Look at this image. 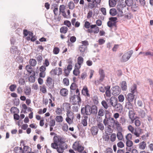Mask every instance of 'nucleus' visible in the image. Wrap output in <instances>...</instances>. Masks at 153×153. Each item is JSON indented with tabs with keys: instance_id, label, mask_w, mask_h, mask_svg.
Masks as SVG:
<instances>
[{
	"instance_id": "1",
	"label": "nucleus",
	"mask_w": 153,
	"mask_h": 153,
	"mask_svg": "<svg viewBox=\"0 0 153 153\" xmlns=\"http://www.w3.org/2000/svg\"><path fill=\"white\" fill-rule=\"evenodd\" d=\"M109 21L107 23L108 26L111 28L112 27H115L114 29L116 30L117 27L116 23L117 22V17H111L109 18Z\"/></svg>"
},
{
	"instance_id": "2",
	"label": "nucleus",
	"mask_w": 153,
	"mask_h": 153,
	"mask_svg": "<svg viewBox=\"0 0 153 153\" xmlns=\"http://www.w3.org/2000/svg\"><path fill=\"white\" fill-rule=\"evenodd\" d=\"M90 106L88 104L85 105V107L82 108L81 109V114L82 115H90L89 111L90 110Z\"/></svg>"
},
{
	"instance_id": "3",
	"label": "nucleus",
	"mask_w": 153,
	"mask_h": 153,
	"mask_svg": "<svg viewBox=\"0 0 153 153\" xmlns=\"http://www.w3.org/2000/svg\"><path fill=\"white\" fill-rule=\"evenodd\" d=\"M75 90H70V97L69 98L70 101L72 102L73 105H76L77 104L76 101L74 100L76 95L74 94Z\"/></svg>"
},
{
	"instance_id": "4",
	"label": "nucleus",
	"mask_w": 153,
	"mask_h": 153,
	"mask_svg": "<svg viewBox=\"0 0 153 153\" xmlns=\"http://www.w3.org/2000/svg\"><path fill=\"white\" fill-rule=\"evenodd\" d=\"M112 94L115 96H117L119 94L121 91V89L120 87L116 85L112 88Z\"/></svg>"
},
{
	"instance_id": "5",
	"label": "nucleus",
	"mask_w": 153,
	"mask_h": 153,
	"mask_svg": "<svg viewBox=\"0 0 153 153\" xmlns=\"http://www.w3.org/2000/svg\"><path fill=\"white\" fill-rule=\"evenodd\" d=\"M73 148L75 151H77L79 152H81L84 150V148L79 143L76 145L74 144L72 146Z\"/></svg>"
},
{
	"instance_id": "6",
	"label": "nucleus",
	"mask_w": 153,
	"mask_h": 153,
	"mask_svg": "<svg viewBox=\"0 0 153 153\" xmlns=\"http://www.w3.org/2000/svg\"><path fill=\"white\" fill-rule=\"evenodd\" d=\"M108 125L109 127H112L114 128L115 125V121L113 118L108 117L107 119Z\"/></svg>"
},
{
	"instance_id": "7",
	"label": "nucleus",
	"mask_w": 153,
	"mask_h": 153,
	"mask_svg": "<svg viewBox=\"0 0 153 153\" xmlns=\"http://www.w3.org/2000/svg\"><path fill=\"white\" fill-rule=\"evenodd\" d=\"M46 85L48 86L49 89H52L54 87V83H52V79L51 77H48L46 80Z\"/></svg>"
},
{
	"instance_id": "8",
	"label": "nucleus",
	"mask_w": 153,
	"mask_h": 153,
	"mask_svg": "<svg viewBox=\"0 0 153 153\" xmlns=\"http://www.w3.org/2000/svg\"><path fill=\"white\" fill-rule=\"evenodd\" d=\"M90 110L89 111V114L90 115L92 114H97V106L95 105H92L91 107L90 106Z\"/></svg>"
},
{
	"instance_id": "9",
	"label": "nucleus",
	"mask_w": 153,
	"mask_h": 153,
	"mask_svg": "<svg viewBox=\"0 0 153 153\" xmlns=\"http://www.w3.org/2000/svg\"><path fill=\"white\" fill-rule=\"evenodd\" d=\"M99 73L100 75V79L99 80H97L98 82H102L105 77V74L103 70L100 69Z\"/></svg>"
},
{
	"instance_id": "10",
	"label": "nucleus",
	"mask_w": 153,
	"mask_h": 153,
	"mask_svg": "<svg viewBox=\"0 0 153 153\" xmlns=\"http://www.w3.org/2000/svg\"><path fill=\"white\" fill-rule=\"evenodd\" d=\"M65 108L66 111L71 109V106L70 104L67 102L64 103L62 104V108L63 111H65Z\"/></svg>"
},
{
	"instance_id": "11",
	"label": "nucleus",
	"mask_w": 153,
	"mask_h": 153,
	"mask_svg": "<svg viewBox=\"0 0 153 153\" xmlns=\"http://www.w3.org/2000/svg\"><path fill=\"white\" fill-rule=\"evenodd\" d=\"M117 109V111L118 112H121L123 110V107L120 103H116L113 106Z\"/></svg>"
},
{
	"instance_id": "12",
	"label": "nucleus",
	"mask_w": 153,
	"mask_h": 153,
	"mask_svg": "<svg viewBox=\"0 0 153 153\" xmlns=\"http://www.w3.org/2000/svg\"><path fill=\"white\" fill-rule=\"evenodd\" d=\"M59 146L57 149L56 150L58 153H63L64 150L66 149L68 147V146L67 144H65V147H62L61 145H59Z\"/></svg>"
},
{
	"instance_id": "13",
	"label": "nucleus",
	"mask_w": 153,
	"mask_h": 153,
	"mask_svg": "<svg viewBox=\"0 0 153 153\" xmlns=\"http://www.w3.org/2000/svg\"><path fill=\"white\" fill-rule=\"evenodd\" d=\"M87 47L84 45H80L79 47V50L82 53V54L80 55L82 56H84L85 54L84 53L85 52L86 50Z\"/></svg>"
},
{
	"instance_id": "14",
	"label": "nucleus",
	"mask_w": 153,
	"mask_h": 153,
	"mask_svg": "<svg viewBox=\"0 0 153 153\" xmlns=\"http://www.w3.org/2000/svg\"><path fill=\"white\" fill-rule=\"evenodd\" d=\"M109 102L111 106H113L115 103L118 102L117 99L114 97H112L110 99Z\"/></svg>"
},
{
	"instance_id": "15",
	"label": "nucleus",
	"mask_w": 153,
	"mask_h": 153,
	"mask_svg": "<svg viewBox=\"0 0 153 153\" xmlns=\"http://www.w3.org/2000/svg\"><path fill=\"white\" fill-rule=\"evenodd\" d=\"M91 132L93 135H96L98 131V127L97 126H93L91 129Z\"/></svg>"
},
{
	"instance_id": "16",
	"label": "nucleus",
	"mask_w": 153,
	"mask_h": 153,
	"mask_svg": "<svg viewBox=\"0 0 153 153\" xmlns=\"http://www.w3.org/2000/svg\"><path fill=\"white\" fill-rule=\"evenodd\" d=\"M134 96L135 95H134L133 94L131 93L128 94L127 96L126 97V98L127 99V101L132 102L134 99Z\"/></svg>"
},
{
	"instance_id": "17",
	"label": "nucleus",
	"mask_w": 153,
	"mask_h": 153,
	"mask_svg": "<svg viewBox=\"0 0 153 153\" xmlns=\"http://www.w3.org/2000/svg\"><path fill=\"white\" fill-rule=\"evenodd\" d=\"M128 115L129 118L131 120H133L135 115V113L134 109L130 110L129 111Z\"/></svg>"
},
{
	"instance_id": "18",
	"label": "nucleus",
	"mask_w": 153,
	"mask_h": 153,
	"mask_svg": "<svg viewBox=\"0 0 153 153\" xmlns=\"http://www.w3.org/2000/svg\"><path fill=\"white\" fill-rule=\"evenodd\" d=\"M82 94L84 95L87 96V97H89L90 95L88 93V90L87 87L85 88L84 87L82 90Z\"/></svg>"
},
{
	"instance_id": "19",
	"label": "nucleus",
	"mask_w": 153,
	"mask_h": 153,
	"mask_svg": "<svg viewBox=\"0 0 153 153\" xmlns=\"http://www.w3.org/2000/svg\"><path fill=\"white\" fill-rule=\"evenodd\" d=\"M131 102L126 101L125 106L128 109H133V104L131 103Z\"/></svg>"
},
{
	"instance_id": "20",
	"label": "nucleus",
	"mask_w": 153,
	"mask_h": 153,
	"mask_svg": "<svg viewBox=\"0 0 153 153\" xmlns=\"http://www.w3.org/2000/svg\"><path fill=\"white\" fill-rule=\"evenodd\" d=\"M68 91L66 88H62L60 91V94L64 97H65L68 94Z\"/></svg>"
},
{
	"instance_id": "21",
	"label": "nucleus",
	"mask_w": 153,
	"mask_h": 153,
	"mask_svg": "<svg viewBox=\"0 0 153 153\" xmlns=\"http://www.w3.org/2000/svg\"><path fill=\"white\" fill-rule=\"evenodd\" d=\"M121 88L123 91H126L127 89V83L126 81H123L121 83Z\"/></svg>"
},
{
	"instance_id": "22",
	"label": "nucleus",
	"mask_w": 153,
	"mask_h": 153,
	"mask_svg": "<svg viewBox=\"0 0 153 153\" xmlns=\"http://www.w3.org/2000/svg\"><path fill=\"white\" fill-rule=\"evenodd\" d=\"M130 92L131 94H134L137 92V85L136 84H134L130 89Z\"/></svg>"
},
{
	"instance_id": "23",
	"label": "nucleus",
	"mask_w": 153,
	"mask_h": 153,
	"mask_svg": "<svg viewBox=\"0 0 153 153\" xmlns=\"http://www.w3.org/2000/svg\"><path fill=\"white\" fill-rule=\"evenodd\" d=\"M24 93L26 95H29L31 93V89L30 87L28 86H25V89L24 90Z\"/></svg>"
},
{
	"instance_id": "24",
	"label": "nucleus",
	"mask_w": 153,
	"mask_h": 153,
	"mask_svg": "<svg viewBox=\"0 0 153 153\" xmlns=\"http://www.w3.org/2000/svg\"><path fill=\"white\" fill-rule=\"evenodd\" d=\"M116 0H109V5L110 7H114L116 4Z\"/></svg>"
},
{
	"instance_id": "25",
	"label": "nucleus",
	"mask_w": 153,
	"mask_h": 153,
	"mask_svg": "<svg viewBox=\"0 0 153 153\" xmlns=\"http://www.w3.org/2000/svg\"><path fill=\"white\" fill-rule=\"evenodd\" d=\"M115 125L116 126V128L118 131H122V128L121 126V124L119 123L118 121H116L115 123Z\"/></svg>"
},
{
	"instance_id": "26",
	"label": "nucleus",
	"mask_w": 153,
	"mask_h": 153,
	"mask_svg": "<svg viewBox=\"0 0 153 153\" xmlns=\"http://www.w3.org/2000/svg\"><path fill=\"white\" fill-rule=\"evenodd\" d=\"M109 13L112 16H115L117 13L116 9L115 8H111L110 9L109 11Z\"/></svg>"
},
{
	"instance_id": "27",
	"label": "nucleus",
	"mask_w": 153,
	"mask_h": 153,
	"mask_svg": "<svg viewBox=\"0 0 153 153\" xmlns=\"http://www.w3.org/2000/svg\"><path fill=\"white\" fill-rule=\"evenodd\" d=\"M68 30V28L65 26H62L60 29V32L61 33H65Z\"/></svg>"
},
{
	"instance_id": "28",
	"label": "nucleus",
	"mask_w": 153,
	"mask_h": 153,
	"mask_svg": "<svg viewBox=\"0 0 153 153\" xmlns=\"http://www.w3.org/2000/svg\"><path fill=\"white\" fill-rule=\"evenodd\" d=\"M97 26V25H90V27L91 28L88 29L87 30V31L89 33H93V29H94V28H95Z\"/></svg>"
},
{
	"instance_id": "29",
	"label": "nucleus",
	"mask_w": 153,
	"mask_h": 153,
	"mask_svg": "<svg viewBox=\"0 0 153 153\" xmlns=\"http://www.w3.org/2000/svg\"><path fill=\"white\" fill-rule=\"evenodd\" d=\"M10 111L11 113L13 112L14 113H19V109L16 107H13L11 108Z\"/></svg>"
},
{
	"instance_id": "30",
	"label": "nucleus",
	"mask_w": 153,
	"mask_h": 153,
	"mask_svg": "<svg viewBox=\"0 0 153 153\" xmlns=\"http://www.w3.org/2000/svg\"><path fill=\"white\" fill-rule=\"evenodd\" d=\"M122 131H118L117 134V137L118 139L119 140H122L123 137L121 132Z\"/></svg>"
},
{
	"instance_id": "31",
	"label": "nucleus",
	"mask_w": 153,
	"mask_h": 153,
	"mask_svg": "<svg viewBox=\"0 0 153 153\" xmlns=\"http://www.w3.org/2000/svg\"><path fill=\"white\" fill-rule=\"evenodd\" d=\"M122 8L121 7V4H118L117 5V10L120 13L121 16H122L123 15V12L122 11Z\"/></svg>"
},
{
	"instance_id": "32",
	"label": "nucleus",
	"mask_w": 153,
	"mask_h": 153,
	"mask_svg": "<svg viewBox=\"0 0 153 153\" xmlns=\"http://www.w3.org/2000/svg\"><path fill=\"white\" fill-rule=\"evenodd\" d=\"M30 64L31 66H35L36 64V61L34 59H30L29 61Z\"/></svg>"
},
{
	"instance_id": "33",
	"label": "nucleus",
	"mask_w": 153,
	"mask_h": 153,
	"mask_svg": "<svg viewBox=\"0 0 153 153\" xmlns=\"http://www.w3.org/2000/svg\"><path fill=\"white\" fill-rule=\"evenodd\" d=\"M68 6L69 9L71 10H73L75 7V4L72 1L69 2L68 4Z\"/></svg>"
},
{
	"instance_id": "34",
	"label": "nucleus",
	"mask_w": 153,
	"mask_h": 153,
	"mask_svg": "<svg viewBox=\"0 0 153 153\" xmlns=\"http://www.w3.org/2000/svg\"><path fill=\"white\" fill-rule=\"evenodd\" d=\"M128 54L126 53L124 54L122 56L123 61V62H126L128 61L130 58L128 56Z\"/></svg>"
},
{
	"instance_id": "35",
	"label": "nucleus",
	"mask_w": 153,
	"mask_h": 153,
	"mask_svg": "<svg viewBox=\"0 0 153 153\" xmlns=\"http://www.w3.org/2000/svg\"><path fill=\"white\" fill-rule=\"evenodd\" d=\"M55 120L57 122H62L63 120V118L61 116H57L56 117Z\"/></svg>"
},
{
	"instance_id": "36",
	"label": "nucleus",
	"mask_w": 153,
	"mask_h": 153,
	"mask_svg": "<svg viewBox=\"0 0 153 153\" xmlns=\"http://www.w3.org/2000/svg\"><path fill=\"white\" fill-rule=\"evenodd\" d=\"M139 148L142 149H144L146 146V143L144 141H143L139 144Z\"/></svg>"
},
{
	"instance_id": "37",
	"label": "nucleus",
	"mask_w": 153,
	"mask_h": 153,
	"mask_svg": "<svg viewBox=\"0 0 153 153\" xmlns=\"http://www.w3.org/2000/svg\"><path fill=\"white\" fill-rule=\"evenodd\" d=\"M80 67L79 68H75L74 70L73 71V74L74 75L77 76L80 73V71L79 70V69L80 68Z\"/></svg>"
},
{
	"instance_id": "38",
	"label": "nucleus",
	"mask_w": 153,
	"mask_h": 153,
	"mask_svg": "<svg viewBox=\"0 0 153 153\" xmlns=\"http://www.w3.org/2000/svg\"><path fill=\"white\" fill-rule=\"evenodd\" d=\"M59 146V144H58V143L55 142L52 143L51 145V147L54 149H57L58 148Z\"/></svg>"
},
{
	"instance_id": "39",
	"label": "nucleus",
	"mask_w": 153,
	"mask_h": 153,
	"mask_svg": "<svg viewBox=\"0 0 153 153\" xmlns=\"http://www.w3.org/2000/svg\"><path fill=\"white\" fill-rule=\"evenodd\" d=\"M78 87L77 84L73 82L71 84L70 88V90H75L76 89V88Z\"/></svg>"
},
{
	"instance_id": "40",
	"label": "nucleus",
	"mask_w": 153,
	"mask_h": 153,
	"mask_svg": "<svg viewBox=\"0 0 153 153\" xmlns=\"http://www.w3.org/2000/svg\"><path fill=\"white\" fill-rule=\"evenodd\" d=\"M125 3L128 6H131L133 4V0H126Z\"/></svg>"
},
{
	"instance_id": "41",
	"label": "nucleus",
	"mask_w": 153,
	"mask_h": 153,
	"mask_svg": "<svg viewBox=\"0 0 153 153\" xmlns=\"http://www.w3.org/2000/svg\"><path fill=\"white\" fill-rule=\"evenodd\" d=\"M78 63L79 65H81L83 63V59L81 56H79L78 58Z\"/></svg>"
},
{
	"instance_id": "42",
	"label": "nucleus",
	"mask_w": 153,
	"mask_h": 153,
	"mask_svg": "<svg viewBox=\"0 0 153 153\" xmlns=\"http://www.w3.org/2000/svg\"><path fill=\"white\" fill-rule=\"evenodd\" d=\"M63 83L64 85H65L66 86L69 85V80L67 78H64L63 80Z\"/></svg>"
},
{
	"instance_id": "43",
	"label": "nucleus",
	"mask_w": 153,
	"mask_h": 153,
	"mask_svg": "<svg viewBox=\"0 0 153 153\" xmlns=\"http://www.w3.org/2000/svg\"><path fill=\"white\" fill-rule=\"evenodd\" d=\"M139 115L142 118H143L145 116L146 113L145 111L143 110H141L139 112Z\"/></svg>"
},
{
	"instance_id": "44",
	"label": "nucleus",
	"mask_w": 153,
	"mask_h": 153,
	"mask_svg": "<svg viewBox=\"0 0 153 153\" xmlns=\"http://www.w3.org/2000/svg\"><path fill=\"white\" fill-rule=\"evenodd\" d=\"M98 128H99L100 129L101 131H102L104 129V126L103 124L100 122H99L97 124Z\"/></svg>"
},
{
	"instance_id": "45",
	"label": "nucleus",
	"mask_w": 153,
	"mask_h": 153,
	"mask_svg": "<svg viewBox=\"0 0 153 153\" xmlns=\"http://www.w3.org/2000/svg\"><path fill=\"white\" fill-rule=\"evenodd\" d=\"M64 24L68 27H70L71 26V23L69 20L65 21L64 22Z\"/></svg>"
},
{
	"instance_id": "46",
	"label": "nucleus",
	"mask_w": 153,
	"mask_h": 153,
	"mask_svg": "<svg viewBox=\"0 0 153 153\" xmlns=\"http://www.w3.org/2000/svg\"><path fill=\"white\" fill-rule=\"evenodd\" d=\"M14 105L16 106L18 105L20 103L19 100V98H15L13 100Z\"/></svg>"
},
{
	"instance_id": "47",
	"label": "nucleus",
	"mask_w": 153,
	"mask_h": 153,
	"mask_svg": "<svg viewBox=\"0 0 153 153\" xmlns=\"http://www.w3.org/2000/svg\"><path fill=\"white\" fill-rule=\"evenodd\" d=\"M104 111L103 109H100L98 112V115L101 117L103 116L104 115Z\"/></svg>"
},
{
	"instance_id": "48",
	"label": "nucleus",
	"mask_w": 153,
	"mask_h": 153,
	"mask_svg": "<svg viewBox=\"0 0 153 153\" xmlns=\"http://www.w3.org/2000/svg\"><path fill=\"white\" fill-rule=\"evenodd\" d=\"M16 87V86L15 84H13L11 85L9 87V89L11 91H14Z\"/></svg>"
},
{
	"instance_id": "49",
	"label": "nucleus",
	"mask_w": 153,
	"mask_h": 153,
	"mask_svg": "<svg viewBox=\"0 0 153 153\" xmlns=\"http://www.w3.org/2000/svg\"><path fill=\"white\" fill-rule=\"evenodd\" d=\"M101 0H93L91 3L95 4V6H97L98 4H99L101 2Z\"/></svg>"
},
{
	"instance_id": "50",
	"label": "nucleus",
	"mask_w": 153,
	"mask_h": 153,
	"mask_svg": "<svg viewBox=\"0 0 153 153\" xmlns=\"http://www.w3.org/2000/svg\"><path fill=\"white\" fill-rule=\"evenodd\" d=\"M133 144V142L130 140H127L126 142V146L128 147H131Z\"/></svg>"
},
{
	"instance_id": "51",
	"label": "nucleus",
	"mask_w": 153,
	"mask_h": 153,
	"mask_svg": "<svg viewBox=\"0 0 153 153\" xmlns=\"http://www.w3.org/2000/svg\"><path fill=\"white\" fill-rule=\"evenodd\" d=\"M101 104L105 108L107 109L108 108V104L105 100L102 101L101 102Z\"/></svg>"
},
{
	"instance_id": "52",
	"label": "nucleus",
	"mask_w": 153,
	"mask_h": 153,
	"mask_svg": "<svg viewBox=\"0 0 153 153\" xmlns=\"http://www.w3.org/2000/svg\"><path fill=\"white\" fill-rule=\"evenodd\" d=\"M116 139V135L115 133L112 134L111 136V140L112 142H114Z\"/></svg>"
},
{
	"instance_id": "53",
	"label": "nucleus",
	"mask_w": 153,
	"mask_h": 153,
	"mask_svg": "<svg viewBox=\"0 0 153 153\" xmlns=\"http://www.w3.org/2000/svg\"><path fill=\"white\" fill-rule=\"evenodd\" d=\"M62 129L64 131H67L68 130V126L67 124L65 123L62 126Z\"/></svg>"
},
{
	"instance_id": "54",
	"label": "nucleus",
	"mask_w": 153,
	"mask_h": 153,
	"mask_svg": "<svg viewBox=\"0 0 153 153\" xmlns=\"http://www.w3.org/2000/svg\"><path fill=\"white\" fill-rule=\"evenodd\" d=\"M59 48L57 47H56L54 48L53 52L54 54H57L59 53Z\"/></svg>"
},
{
	"instance_id": "55",
	"label": "nucleus",
	"mask_w": 153,
	"mask_h": 153,
	"mask_svg": "<svg viewBox=\"0 0 153 153\" xmlns=\"http://www.w3.org/2000/svg\"><path fill=\"white\" fill-rule=\"evenodd\" d=\"M117 146L120 148H123L124 146L123 143L122 141H120L117 143Z\"/></svg>"
},
{
	"instance_id": "56",
	"label": "nucleus",
	"mask_w": 153,
	"mask_h": 153,
	"mask_svg": "<svg viewBox=\"0 0 153 153\" xmlns=\"http://www.w3.org/2000/svg\"><path fill=\"white\" fill-rule=\"evenodd\" d=\"M46 70V68L45 65H42L41 66L39 70L41 72H45V71Z\"/></svg>"
},
{
	"instance_id": "57",
	"label": "nucleus",
	"mask_w": 153,
	"mask_h": 153,
	"mask_svg": "<svg viewBox=\"0 0 153 153\" xmlns=\"http://www.w3.org/2000/svg\"><path fill=\"white\" fill-rule=\"evenodd\" d=\"M118 98L119 101L120 102H122L123 101L124 99V97L123 95H120L118 96Z\"/></svg>"
},
{
	"instance_id": "58",
	"label": "nucleus",
	"mask_w": 153,
	"mask_h": 153,
	"mask_svg": "<svg viewBox=\"0 0 153 153\" xmlns=\"http://www.w3.org/2000/svg\"><path fill=\"white\" fill-rule=\"evenodd\" d=\"M28 80L29 81H30L31 82H34L35 81V77L33 76H30Z\"/></svg>"
},
{
	"instance_id": "59",
	"label": "nucleus",
	"mask_w": 153,
	"mask_h": 153,
	"mask_svg": "<svg viewBox=\"0 0 153 153\" xmlns=\"http://www.w3.org/2000/svg\"><path fill=\"white\" fill-rule=\"evenodd\" d=\"M56 112L57 114L60 115L62 114V109L60 108H57L56 111Z\"/></svg>"
},
{
	"instance_id": "60",
	"label": "nucleus",
	"mask_w": 153,
	"mask_h": 153,
	"mask_svg": "<svg viewBox=\"0 0 153 153\" xmlns=\"http://www.w3.org/2000/svg\"><path fill=\"white\" fill-rule=\"evenodd\" d=\"M66 121L69 124H71L73 122V121L72 120L71 118L68 117L66 118Z\"/></svg>"
},
{
	"instance_id": "61",
	"label": "nucleus",
	"mask_w": 153,
	"mask_h": 153,
	"mask_svg": "<svg viewBox=\"0 0 153 153\" xmlns=\"http://www.w3.org/2000/svg\"><path fill=\"white\" fill-rule=\"evenodd\" d=\"M40 90L43 93H45L47 92V90L45 85L41 88Z\"/></svg>"
},
{
	"instance_id": "62",
	"label": "nucleus",
	"mask_w": 153,
	"mask_h": 153,
	"mask_svg": "<svg viewBox=\"0 0 153 153\" xmlns=\"http://www.w3.org/2000/svg\"><path fill=\"white\" fill-rule=\"evenodd\" d=\"M127 140H130L132 139V134L130 133L128 134L126 137Z\"/></svg>"
},
{
	"instance_id": "63",
	"label": "nucleus",
	"mask_w": 153,
	"mask_h": 153,
	"mask_svg": "<svg viewBox=\"0 0 153 153\" xmlns=\"http://www.w3.org/2000/svg\"><path fill=\"white\" fill-rule=\"evenodd\" d=\"M36 59L38 62H41L42 60V57L41 55L38 56Z\"/></svg>"
},
{
	"instance_id": "64",
	"label": "nucleus",
	"mask_w": 153,
	"mask_h": 153,
	"mask_svg": "<svg viewBox=\"0 0 153 153\" xmlns=\"http://www.w3.org/2000/svg\"><path fill=\"white\" fill-rule=\"evenodd\" d=\"M88 7L90 9H92L95 7H96V6H95V4H93V3L89 2L88 4Z\"/></svg>"
}]
</instances>
